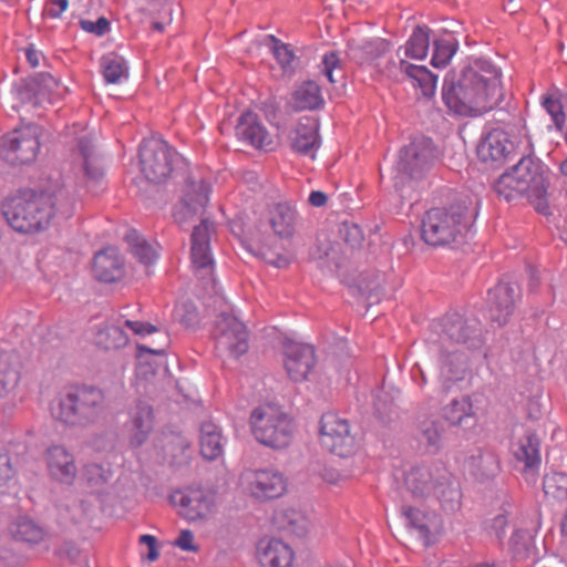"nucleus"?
I'll list each match as a JSON object with an SVG mask.
<instances>
[{"label": "nucleus", "instance_id": "19", "mask_svg": "<svg viewBox=\"0 0 567 567\" xmlns=\"http://www.w3.org/2000/svg\"><path fill=\"white\" fill-rule=\"evenodd\" d=\"M434 158L432 141L426 137L414 138L400 152L399 167L402 172L414 174L425 168Z\"/></svg>", "mask_w": 567, "mask_h": 567}, {"label": "nucleus", "instance_id": "62", "mask_svg": "<svg viewBox=\"0 0 567 567\" xmlns=\"http://www.w3.org/2000/svg\"><path fill=\"white\" fill-rule=\"evenodd\" d=\"M308 200L315 207H322L327 204L328 197L323 192L313 190L310 193Z\"/></svg>", "mask_w": 567, "mask_h": 567}, {"label": "nucleus", "instance_id": "50", "mask_svg": "<svg viewBox=\"0 0 567 567\" xmlns=\"http://www.w3.org/2000/svg\"><path fill=\"white\" fill-rule=\"evenodd\" d=\"M542 104L547 113L551 116V120L557 128L560 130L565 124L566 115L559 99L553 95L544 96Z\"/></svg>", "mask_w": 567, "mask_h": 567}, {"label": "nucleus", "instance_id": "6", "mask_svg": "<svg viewBox=\"0 0 567 567\" xmlns=\"http://www.w3.org/2000/svg\"><path fill=\"white\" fill-rule=\"evenodd\" d=\"M249 424L254 437L271 449H285L293 439L295 423L278 405L262 404L251 412Z\"/></svg>", "mask_w": 567, "mask_h": 567}, {"label": "nucleus", "instance_id": "28", "mask_svg": "<svg viewBox=\"0 0 567 567\" xmlns=\"http://www.w3.org/2000/svg\"><path fill=\"white\" fill-rule=\"evenodd\" d=\"M93 272L100 281L113 282L123 277V260L115 248L99 251L93 259Z\"/></svg>", "mask_w": 567, "mask_h": 567}, {"label": "nucleus", "instance_id": "39", "mask_svg": "<svg viewBox=\"0 0 567 567\" xmlns=\"http://www.w3.org/2000/svg\"><path fill=\"white\" fill-rule=\"evenodd\" d=\"M473 416V403L467 395L452 400V402L444 408V417L452 425L462 426L466 423L467 419Z\"/></svg>", "mask_w": 567, "mask_h": 567}, {"label": "nucleus", "instance_id": "43", "mask_svg": "<svg viewBox=\"0 0 567 567\" xmlns=\"http://www.w3.org/2000/svg\"><path fill=\"white\" fill-rule=\"evenodd\" d=\"M545 496L554 502L567 499V475L564 473H551L543 480Z\"/></svg>", "mask_w": 567, "mask_h": 567}, {"label": "nucleus", "instance_id": "32", "mask_svg": "<svg viewBox=\"0 0 567 567\" xmlns=\"http://www.w3.org/2000/svg\"><path fill=\"white\" fill-rule=\"evenodd\" d=\"M21 357L16 351L0 352V396L8 395L20 380Z\"/></svg>", "mask_w": 567, "mask_h": 567}, {"label": "nucleus", "instance_id": "61", "mask_svg": "<svg viewBox=\"0 0 567 567\" xmlns=\"http://www.w3.org/2000/svg\"><path fill=\"white\" fill-rule=\"evenodd\" d=\"M68 0H51L50 7L47 9L48 16L51 18H60L61 14L68 9Z\"/></svg>", "mask_w": 567, "mask_h": 567}, {"label": "nucleus", "instance_id": "27", "mask_svg": "<svg viewBox=\"0 0 567 567\" xmlns=\"http://www.w3.org/2000/svg\"><path fill=\"white\" fill-rule=\"evenodd\" d=\"M268 224L277 237L290 239L298 224L297 210L288 203H278L268 212Z\"/></svg>", "mask_w": 567, "mask_h": 567}, {"label": "nucleus", "instance_id": "5", "mask_svg": "<svg viewBox=\"0 0 567 567\" xmlns=\"http://www.w3.org/2000/svg\"><path fill=\"white\" fill-rule=\"evenodd\" d=\"M105 410L104 392L95 386L68 388L52 404V415L69 425L86 426L95 423Z\"/></svg>", "mask_w": 567, "mask_h": 567}, {"label": "nucleus", "instance_id": "21", "mask_svg": "<svg viewBox=\"0 0 567 567\" xmlns=\"http://www.w3.org/2000/svg\"><path fill=\"white\" fill-rule=\"evenodd\" d=\"M76 161L87 183L99 182L103 177L101 159L95 152L92 135L85 130L76 138Z\"/></svg>", "mask_w": 567, "mask_h": 567}, {"label": "nucleus", "instance_id": "63", "mask_svg": "<svg viewBox=\"0 0 567 567\" xmlns=\"http://www.w3.org/2000/svg\"><path fill=\"white\" fill-rule=\"evenodd\" d=\"M28 62L32 68L40 65L41 53L33 48H28L25 51Z\"/></svg>", "mask_w": 567, "mask_h": 567}, {"label": "nucleus", "instance_id": "56", "mask_svg": "<svg viewBox=\"0 0 567 567\" xmlns=\"http://www.w3.org/2000/svg\"><path fill=\"white\" fill-rule=\"evenodd\" d=\"M508 524V517L506 514H498L489 522L487 528L497 539H503L505 536V528Z\"/></svg>", "mask_w": 567, "mask_h": 567}, {"label": "nucleus", "instance_id": "8", "mask_svg": "<svg viewBox=\"0 0 567 567\" xmlns=\"http://www.w3.org/2000/svg\"><path fill=\"white\" fill-rule=\"evenodd\" d=\"M179 162L183 159L177 152L163 140L150 138L141 145L140 167L150 182H165Z\"/></svg>", "mask_w": 567, "mask_h": 567}, {"label": "nucleus", "instance_id": "59", "mask_svg": "<svg viewBox=\"0 0 567 567\" xmlns=\"http://www.w3.org/2000/svg\"><path fill=\"white\" fill-rule=\"evenodd\" d=\"M125 326L136 336L151 334L157 330L155 326L143 321L125 320Z\"/></svg>", "mask_w": 567, "mask_h": 567}, {"label": "nucleus", "instance_id": "12", "mask_svg": "<svg viewBox=\"0 0 567 567\" xmlns=\"http://www.w3.org/2000/svg\"><path fill=\"white\" fill-rule=\"evenodd\" d=\"M213 336L216 341V349L221 354L238 358L248 350L247 328L233 315L221 313L218 316Z\"/></svg>", "mask_w": 567, "mask_h": 567}, {"label": "nucleus", "instance_id": "10", "mask_svg": "<svg viewBox=\"0 0 567 567\" xmlns=\"http://www.w3.org/2000/svg\"><path fill=\"white\" fill-rule=\"evenodd\" d=\"M319 439L330 453L348 457L355 453L358 443L349 422L336 413H326L320 420Z\"/></svg>", "mask_w": 567, "mask_h": 567}, {"label": "nucleus", "instance_id": "54", "mask_svg": "<svg viewBox=\"0 0 567 567\" xmlns=\"http://www.w3.org/2000/svg\"><path fill=\"white\" fill-rule=\"evenodd\" d=\"M368 59H374L388 51V42L383 39L377 38L364 42L362 45Z\"/></svg>", "mask_w": 567, "mask_h": 567}, {"label": "nucleus", "instance_id": "2", "mask_svg": "<svg viewBox=\"0 0 567 567\" xmlns=\"http://www.w3.org/2000/svg\"><path fill=\"white\" fill-rule=\"evenodd\" d=\"M74 200L65 190L54 194L22 192L2 204V214L9 226L19 233H34L47 228L55 214L72 215Z\"/></svg>", "mask_w": 567, "mask_h": 567}, {"label": "nucleus", "instance_id": "44", "mask_svg": "<svg viewBox=\"0 0 567 567\" xmlns=\"http://www.w3.org/2000/svg\"><path fill=\"white\" fill-rule=\"evenodd\" d=\"M101 65L107 83L115 84L127 76V66L122 56L107 54L102 58Z\"/></svg>", "mask_w": 567, "mask_h": 567}, {"label": "nucleus", "instance_id": "23", "mask_svg": "<svg viewBox=\"0 0 567 567\" xmlns=\"http://www.w3.org/2000/svg\"><path fill=\"white\" fill-rule=\"evenodd\" d=\"M50 474L59 482L71 484L78 474V467L72 453L62 445H52L45 453Z\"/></svg>", "mask_w": 567, "mask_h": 567}, {"label": "nucleus", "instance_id": "42", "mask_svg": "<svg viewBox=\"0 0 567 567\" xmlns=\"http://www.w3.org/2000/svg\"><path fill=\"white\" fill-rule=\"evenodd\" d=\"M514 455L526 467L538 465L540 462L538 441L532 436L522 439L514 449Z\"/></svg>", "mask_w": 567, "mask_h": 567}, {"label": "nucleus", "instance_id": "26", "mask_svg": "<svg viewBox=\"0 0 567 567\" xmlns=\"http://www.w3.org/2000/svg\"><path fill=\"white\" fill-rule=\"evenodd\" d=\"M414 437L419 449L429 454H436L443 446V422L437 417H424L420 420Z\"/></svg>", "mask_w": 567, "mask_h": 567}, {"label": "nucleus", "instance_id": "17", "mask_svg": "<svg viewBox=\"0 0 567 567\" xmlns=\"http://www.w3.org/2000/svg\"><path fill=\"white\" fill-rule=\"evenodd\" d=\"M236 134L239 140L258 150L271 152L279 145L278 140L258 121L257 115L250 112L239 117Z\"/></svg>", "mask_w": 567, "mask_h": 567}, {"label": "nucleus", "instance_id": "22", "mask_svg": "<svg viewBox=\"0 0 567 567\" xmlns=\"http://www.w3.org/2000/svg\"><path fill=\"white\" fill-rule=\"evenodd\" d=\"M293 152L308 155L320 146L319 122L313 116L301 117L290 132Z\"/></svg>", "mask_w": 567, "mask_h": 567}, {"label": "nucleus", "instance_id": "34", "mask_svg": "<svg viewBox=\"0 0 567 567\" xmlns=\"http://www.w3.org/2000/svg\"><path fill=\"white\" fill-rule=\"evenodd\" d=\"M9 534L18 542L38 544L44 538V530L29 516H18L9 525Z\"/></svg>", "mask_w": 567, "mask_h": 567}, {"label": "nucleus", "instance_id": "18", "mask_svg": "<svg viewBox=\"0 0 567 567\" xmlns=\"http://www.w3.org/2000/svg\"><path fill=\"white\" fill-rule=\"evenodd\" d=\"M514 148L508 134L502 128L486 133L477 145V156L484 163L502 164Z\"/></svg>", "mask_w": 567, "mask_h": 567}, {"label": "nucleus", "instance_id": "1", "mask_svg": "<svg viewBox=\"0 0 567 567\" xmlns=\"http://www.w3.org/2000/svg\"><path fill=\"white\" fill-rule=\"evenodd\" d=\"M503 96L499 70L482 60L465 68L455 83L443 87L445 105L458 115L487 113L502 102Z\"/></svg>", "mask_w": 567, "mask_h": 567}, {"label": "nucleus", "instance_id": "53", "mask_svg": "<svg viewBox=\"0 0 567 567\" xmlns=\"http://www.w3.org/2000/svg\"><path fill=\"white\" fill-rule=\"evenodd\" d=\"M342 236L344 241L352 248L360 247L364 240L362 229L355 224H344Z\"/></svg>", "mask_w": 567, "mask_h": 567}, {"label": "nucleus", "instance_id": "33", "mask_svg": "<svg viewBox=\"0 0 567 567\" xmlns=\"http://www.w3.org/2000/svg\"><path fill=\"white\" fill-rule=\"evenodd\" d=\"M292 104L298 111L322 107L324 99L320 86L313 81L302 82L292 94Z\"/></svg>", "mask_w": 567, "mask_h": 567}, {"label": "nucleus", "instance_id": "11", "mask_svg": "<svg viewBox=\"0 0 567 567\" xmlns=\"http://www.w3.org/2000/svg\"><path fill=\"white\" fill-rule=\"evenodd\" d=\"M38 126L16 130L0 140V157L13 165L31 163L40 150Z\"/></svg>", "mask_w": 567, "mask_h": 567}, {"label": "nucleus", "instance_id": "57", "mask_svg": "<svg viewBox=\"0 0 567 567\" xmlns=\"http://www.w3.org/2000/svg\"><path fill=\"white\" fill-rule=\"evenodd\" d=\"M14 471L8 453L0 451V486L13 477Z\"/></svg>", "mask_w": 567, "mask_h": 567}, {"label": "nucleus", "instance_id": "15", "mask_svg": "<svg viewBox=\"0 0 567 567\" xmlns=\"http://www.w3.org/2000/svg\"><path fill=\"white\" fill-rule=\"evenodd\" d=\"M244 489L258 499L278 498L287 489V480L276 470H249L241 475Z\"/></svg>", "mask_w": 567, "mask_h": 567}, {"label": "nucleus", "instance_id": "52", "mask_svg": "<svg viewBox=\"0 0 567 567\" xmlns=\"http://www.w3.org/2000/svg\"><path fill=\"white\" fill-rule=\"evenodd\" d=\"M334 71H341V60L336 51L328 52L321 61V72L327 76L329 82L334 83Z\"/></svg>", "mask_w": 567, "mask_h": 567}, {"label": "nucleus", "instance_id": "47", "mask_svg": "<svg viewBox=\"0 0 567 567\" xmlns=\"http://www.w3.org/2000/svg\"><path fill=\"white\" fill-rule=\"evenodd\" d=\"M128 338L124 330L117 326L102 329L97 334V343L106 350L120 349L127 344Z\"/></svg>", "mask_w": 567, "mask_h": 567}, {"label": "nucleus", "instance_id": "60", "mask_svg": "<svg viewBox=\"0 0 567 567\" xmlns=\"http://www.w3.org/2000/svg\"><path fill=\"white\" fill-rule=\"evenodd\" d=\"M140 543L147 546V548H148L147 559L150 561H154V560H156L158 558L159 553H158L157 547H156L157 540H156V538L154 536H152V535H142L140 537Z\"/></svg>", "mask_w": 567, "mask_h": 567}, {"label": "nucleus", "instance_id": "9", "mask_svg": "<svg viewBox=\"0 0 567 567\" xmlns=\"http://www.w3.org/2000/svg\"><path fill=\"white\" fill-rule=\"evenodd\" d=\"M210 186L202 176L190 175L182 188L179 202L174 208V219L185 227L202 219L209 200Z\"/></svg>", "mask_w": 567, "mask_h": 567}, {"label": "nucleus", "instance_id": "49", "mask_svg": "<svg viewBox=\"0 0 567 567\" xmlns=\"http://www.w3.org/2000/svg\"><path fill=\"white\" fill-rule=\"evenodd\" d=\"M37 81L39 85V94L47 96L50 101L61 97L66 91V87L49 73H41Z\"/></svg>", "mask_w": 567, "mask_h": 567}, {"label": "nucleus", "instance_id": "41", "mask_svg": "<svg viewBox=\"0 0 567 567\" xmlns=\"http://www.w3.org/2000/svg\"><path fill=\"white\" fill-rule=\"evenodd\" d=\"M458 43L456 39L451 35L442 37L434 41V51L431 64L434 68L446 66L455 52L457 51Z\"/></svg>", "mask_w": 567, "mask_h": 567}, {"label": "nucleus", "instance_id": "16", "mask_svg": "<svg viewBox=\"0 0 567 567\" xmlns=\"http://www.w3.org/2000/svg\"><path fill=\"white\" fill-rule=\"evenodd\" d=\"M284 354V365L289 378L296 382L306 380L316 364L313 347L289 341L285 343Z\"/></svg>", "mask_w": 567, "mask_h": 567}, {"label": "nucleus", "instance_id": "35", "mask_svg": "<svg viewBox=\"0 0 567 567\" xmlns=\"http://www.w3.org/2000/svg\"><path fill=\"white\" fill-rule=\"evenodd\" d=\"M431 497L436 498L443 506L452 505L460 498V489L452 481L451 474L444 466L436 468V480Z\"/></svg>", "mask_w": 567, "mask_h": 567}, {"label": "nucleus", "instance_id": "7", "mask_svg": "<svg viewBox=\"0 0 567 567\" xmlns=\"http://www.w3.org/2000/svg\"><path fill=\"white\" fill-rule=\"evenodd\" d=\"M430 47V29L427 27H416L404 47L399 48L398 55L401 52L405 58L414 60H424L427 56ZM399 69L412 82L415 90H420L422 96L432 97L436 91L437 78L425 66L409 63L400 58Z\"/></svg>", "mask_w": 567, "mask_h": 567}, {"label": "nucleus", "instance_id": "40", "mask_svg": "<svg viewBox=\"0 0 567 567\" xmlns=\"http://www.w3.org/2000/svg\"><path fill=\"white\" fill-rule=\"evenodd\" d=\"M110 477L111 471L95 463L85 465L82 474V481L91 493L103 491Z\"/></svg>", "mask_w": 567, "mask_h": 567}, {"label": "nucleus", "instance_id": "45", "mask_svg": "<svg viewBox=\"0 0 567 567\" xmlns=\"http://www.w3.org/2000/svg\"><path fill=\"white\" fill-rule=\"evenodd\" d=\"M270 39L272 41L271 51L276 61L285 74L291 75L296 70L297 60L293 50L288 44L276 39L274 35H271Z\"/></svg>", "mask_w": 567, "mask_h": 567}, {"label": "nucleus", "instance_id": "46", "mask_svg": "<svg viewBox=\"0 0 567 567\" xmlns=\"http://www.w3.org/2000/svg\"><path fill=\"white\" fill-rule=\"evenodd\" d=\"M511 548L515 556L527 557L534 548V530L529 528H517L509 539Z\"/></svg>", "mask_w": 567, "mask_h": 567}, {"label": "nucleus", "instance_id": "29", "mask_svg": "<svg viewBox=\"0 0 567 567\" xmlns=\"http://www.w3.org/2000/svg\"><path fill=\"white\" fill-rule=\"evenodd\" d=\"M437 467H441V465H422L412 468L408 473L405 484L414 498L426 499L431 497Z\"/></svg>", "mask_w": 567, "mask_h": 567}, {"label": "nucleus", "instance_id": "3", "mask_svg": "<svg viewBox=\"0 0 567 567\" xmlns=\"http://www.w3.org/2000/svg\"><path fill=\"white\" fill-rule=\"evenodd\" d=\"M547 187V177L530 158L519 159L493 184V189L499 198L512 202L526 196L535 209L544 215L549 214Z\"/></svg>", "mask_w": 567, "mask_h": 567}, {"label": "nucleus", "instance_id": "24", "mask_svg": "<svg viewBox=\"0 0 567 567\" xmlns=\"http://www.w3.org/2000/svg\"><path fill=\"white\" fill-rule=\"evenodd\" d=\"M515 288L506 282H499L488 291V312L492 321L498 326L505 324L514 309Z\"/></svg>", "mask_w": 567, "mask_h": 567}, {"label": "nucleus", "instance_id": "55", "mask_svg": "<svg viewBox=\"0 0 567 567\" xmlns=\"http://www.w3.org/2000/svg\"><path fill=\"white\" fill-rule=\"evenodd\" d=\"M175 546L185 551L196 553L198 551V546L195 543L194 534L189 529L181 530L178 537L174 542Z\"/></svg>", "mask_w": 567, "mask_h": 567}, {"label": "nucleus", "instance_id": "4", "mask_svg": "<svg viewBox=\"0 0 567 567\" xmlns=\"http://www.w3.org/2000/svg\"><path fill=\"white\" fill-rule=\"evenodd\" d=\"M475 219L474 208L466 200L427 210L422 220V239L431 246H444L463 237Z\"/></svg>", "mask_w": 567, "mask_h": 567}, {"label": "nucleus", "instance_id": "31", "mask_svg": "<svg viewBox=\"0 0 567 567\" xmlns=\"http://www.w3.org/2000/svg\"><path fill=\"white\" fill-rule=\"evenodd\" d=\"M468 368V358L460 350H445L440 355V378L443 382L463 380Z\"/></svg>", "mask_w": 567, "mask_h": 567}, {"label": "nucleus", "instance_id": "38", "mask_svg": "<svg viewBox=\"0 0 567 567\" xmlns=\"http://www.w3.org/2000/svg\"><path fill=\"white\" fill-rule=\"evenodd\" d=\"M125 240L132 255L146 268L152 266L158 257L156 249L148 244L136 230L126 234Z\"/></svg>", "mask_w": 567, "mask_h": 567}, {"label": "nucleus", "instance_id": "25", "mask_svg": "<svg viewBox=\"0 0 567 567\" xmlns=\"http://www.w3.org/2000/svg\"><path fill=\"white\" fill-rule=\"evenodd\" d=\"M257 556L262 567H292L295 553L285 542L270 538L259 543Z\"/></svg>", "mask_w": 567, "mask_h": 567}, {"label": "nucleus", "instance_id": "64", "mask_svg": "<svg viewBox=\"0 0 567 567\" xmlns=\"http://www.w3.org/2000/svg\"><path fill=\"white\" fill-rule=\"evenodd\" d=\"M268 262L272 264L274 266H276L278 268H282V267H287L289 265L290 260L287 256H278L274 260L268 259Z\"/></svg>", "mask_w": 567, "mask_h": 567}, {"label": "nucleus", "instance_id": "20", "mask_svg": "<svg viewBox=\"0 0 567 567\" xmlns=\"http://www.w3.org/2000/svg\"><path fill=\"white\" fill-rule=\"evenodd\" d=\"M402 513L409 525L417 532L425 545L432 544L443 529V520L435 512H424L411 506H404Z\"/></svg>", "mask_w": 567, "mask_h": 567}, {"label": "nucleus", "instance_id": "58", "mask_svg": "<svg viewBox=\"0 0 567 567\" xmlns=\"http://www.w3.org/2000/svg\"><path fill=\"white\" fill-rule=\"evenodd\" d=\"M83 30L95 33L96 35H103L106 33L110 27V22L105 18H99L95 22L83 20L81 21Z\"/></svg>", "mask_w": 567, "mask_h": 567}, {"label": "nucleus", "instance_id": "14", "mask_svg": "<svg viewBox=\"0 0 567 567\" xmlns=\"http://www.w3.org/2000/svg\"><path fill=\"white\" fill-rule=\"evenodd\" d=\"M172 503L179 507V514L188 522L207 520L216 509V496L214 493L189 487L175 492Z\"/></svg>", "mask_w": 567, "mask_h": 567}, {"label": "nucleus", "instance_id": "48", "mask_svg": "<svg viewBox=\"0 0 567 567\" xmlns=\"http://www.w3.org/2000/svg\"><path fill=\"white\" fill-rule=\"evenodd\" d=\"M445 333L451 341L464 344L475 337V330L472 329L462 318H457L447 324Z\"/></svg>", "mask_w": 567, "mask_h": 567}, {"label": "nucleus", "instance_id": "30", "mask_svg": "<svg viewBox=\"0 0 567 567\" xmlns=\"http://www.w3.org/2000/svg\"><path fill=\"white\" fill-rule=\"evenodd\" d=\"M152 406L140 402L131 410V420L128 423L130 441L134 446L142 445L153 429Z\"/></svg>", "mask_w": 567, "mask_h": 567}, {"label": "nucleus", "instance_id": "37", "mask_svg": "<svg viewBox=\"0 0 567 567\" xmlns=\"http://www.w3.org/2000/svg\"><path fill=\"white\" fill-rule=\"evenodd\" d=\"M223 452L221 434L218 426L205 422L200 429V453L207 460H216Z\"/></svg>", "mask_w": 567, "mask_h": 567}, {"label": "nucleus", "instance_id": "13", "mask_svg": "<svg viewBox=\"0 0 567 567\" xmlns=\"http://www.w3.org/2000/svg\"><path fill=\"white\" fill-rule=\"evenodd\" d=\"M212 230L213 225L207 219H202L200 224L195 226L192 234L190 258L198 279L206 281L215 291L214 260L209 247Z\"/></svg>", "mask_w": 567, "mask_h": 567}, {"label": "nucleus", "instance_id": "51", "mask_svg": "<svg viewBox=\"0 0 567 567\" xmlns=\"http://www.w3.org/2000/svg\"><path fill=\"white\" fill-rule=\"evenodd\" d=\"M291 530L298 535H303L309 530L310 517L298 511H289L287 514Z\"/></svg>", "mask_w": 567, "mask_h": 567}, {"label": "nucleus", "instance_id": "36", "mask_svg": "<svg viewBox=\"0 0 567 567\" xmlns=\"http://www.w3.org/2000/svg\"><path fill=\"white\" fill-rule=\"evenodd\" d=\"M468 471L477 476L489 477L499 470L497 455L487 450H476L465 463Z\"/></svg>", "mask_w": 567, "mask_h": 567}]
</instances>
